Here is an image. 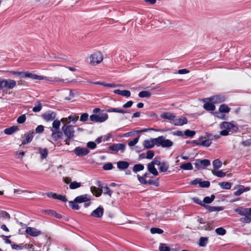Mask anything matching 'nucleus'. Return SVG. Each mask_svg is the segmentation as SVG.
Returning a JSON list of instances; mask_svg holds the SVG:
<instances>
[{
  "label": "nucleus",
  "instance_id": "nucleus-27",
  "mask_svg": "<svg viewBox=\"0 0 251 251\" xmlns=\"http://www.w3.org/2000/svg\"><path fill=\"white\" fill-rule=\"evenodd\" d=\"M61 121L58 120H54L52 124V128L51 129V131H60V125Z\"/></svg>",
  "mask_w": 251,
  "mask_h": 251
},
{
  "label": "nucleus",
  "instance_id": "nucleus-55",
  "mask_svg": "<svg viewBox=\"0 0 251 251\" xmlns=\"http://www.w3.org/2000/svg\"><path fill=\"white\" fill-rule=\"evenodd\" d=\"M202 160H196L195 165L197 168L199 169H203V167L202 164Z\"/></svg>",
  "mask_w": 251,
  "mask_h": 251
},
{
  "label": "nucleus",
  "instance_id": "nucleus-51",
  "mask_svg": "<svg viewBox=\"0 0 251 251\" xmlns=\"http://www.w3.org/2000/svg\"><path fill=\"white\" fill-rule=\"evenodd\" d=\"M211 144V142L209 139H206L201 142V144H198L199 145H201L205 147H209Z\"/></svg>",
  "mask_w": 251,
  "mask_h": 251
},
{
  "label": "nucleus",
  "instance_id": "nucleus-2",
  "mask_svg": "<svg viewBox=\"0 0 251 251\" xmlns=\"http://www.w3.org/2000/svg\"><path fill=\"white\" fill-rule=\"evenodd\" d=\"M103 59L102 53L100 51H96L86 58L85 61L88 62L89 60V63H101Z\"/></svg>",
  "mask_w": 251,
  "mask_h": 251
},
{
  "label": "nucleus",
  "instance_id": "nucleus-16",
  "mask_svg": "<svg viewBox=\"0 0 251 251\" xmlns=\"http://www.w3.org/2000/svg\"><path fill=\"white\" fill-rule=\"evenodd\" d=\"M125 147L126 145L125 144H117L109 147V149L113 151H121L122 152H123L125 150Z\"/></svg>",
  "mask_w": 251,
  "mask_h": 251
},
{
  "label": "nucleus",
  "instance_id": "nucleus-4",
  "mask_svg": "<svg viewBox=\"0 0 251 251\" xmlns=\"http://www.w3.org/2000/svg\"><path fill=\"white\" fill-rule=\"evenodd\" d=\"M202 223V222L201 219H198L196 220L193 223L192 228L194 230H197L198 229H203L207 230H210L213 229L211 226L208 224L204 225L203 226H201V224Z\"/></svg>",
  "mask_w": 251,
  "mask_h": 251
},
{
  "label": "nucleus",
  "instance_id": "nucleus-61",
  "mask_svg": "<svg viewBox=\"0 0 251 251\" xmlns=\"http://www.w3.org/2000/svg\"><path fill=\"white\" fill-rule=\"evenodd\" d=\"M15 155L18 158L22 159L23 157L25 156V152L16 151L15 152Z\"/></svg>",
  "mask_w": 251,
  "mask_h": 251
},
{
  "label": "nucleus",
  "instance_id": "nucleus-52",
  "mask_svg": "<svg viewBox=\"0 0 251 251\" xmlns=\"http://www.w3.org/2000/svg\"><path fill=\"white\" fill-rule=\"evenodd\" d=\"M101 189H102V191H103L104 194H107L110 197L111 196L112 192L108 187H102Z\"/></svg>",
  "mask_w": 251,
  "mask_h": 251
},
{
  "label": "nucleus",
  "instance_id": "nucleus-38",
  "mask_svg": "<svg viewBox=\"0 0 251 251\" xmlns=\"http://www.w3.org/2000/svg\"><path fill=\"white\" fill-rule=\"evenodd\" d=\"M208 242V238L207 237H201L200 238L199 240V245L201 247H205L207 244Z\"/></svg>",
  "mask_w": 251,
  "mask_h": 251
},
{
  "label": "nucleus",
  "instance_id": "nucleus-42",
  "mask_svg": "<svg viewBox=\"0 0 251 251\" xmlns=\"http://www.w3.org/2000/svg\"><path fill=\"white\" fill-rule=\"evenodd\" d=\"M212 173L214 175H215L217 176L220 177H224L226 175V173H224V172H222V171L212 170Z\"/></svg>",
  "mask_w": 251,
  "mask_h": 251
},
{
  "label": "nucleus",
  "instance_id": "nucleus-14",
  "mask_svg": "<svg viewBox=\"0 0 251 251\" xmlns=\"http://www.w3.org/2000/svg\"><path fill=\"white\" fill-rule=\"evenodd\" d=\"M225 98L224 96L217 95L211 97L210 98L206 99V100H209L210 101H211L214 104L222 102L225 100Z\"/></svg>",
  "mask_w": 251,
  "mask_h": 251
},
{
  "label": "nucleus",
  "instance_id": "nucleus-7",
  "mask_svg": "<svg viewBox=\"0 0 251 251\" xmlns=\"http://www.w3.org/2000/svg\"><path fill=\"white\" fill-rule=\"evenodd\" d=\"M79 116L77 115L74 114L71 115L67 118H63L61 119V121L64 123V125L69 124L70 122H72L73 123H75L78 121Z\"/></svg>",
  "mask_w": 251,
  "mask_h": 251
},
{
  "label": "nucleus",
  "instance_id": "nucleus-34",
  "mask_svg": "<svg viewBox=\"0 0 251 251\" xmlns=\"http://www.w3.org/2000/svg\"><path fill=\"white\" fill-rule=\"evenodd\" d=\"M219 112L221 113H228L230 111V108H229L226 104H221L219 107Z\"/></svg>",
  "mask_w": 251,
  "mask_h": 251
},
{
  "label": "nucleus",
  "instance_id": "nucleus-19",
  "mask_svg": "<svg viewBox=\"0 0 251 251\" xmlns=\"http://www.w3.org/2000/svg\"><path fill=\"white\" fill-rule=\"evenodd\" d=\"M55 116V114L52 112H49L42 115V117L47 121L53 120Z\"/></svg>",
  "mask_w": 251,
  "mask_h": 251
},
{
  "label": "nucleus",
  "instance_id": "nucleus-60",
  "mask_svg": "<svg viewBox=\"0 0 251 251\" xmlns=\"http://www.w3.org/2000/svg\"><path fill=\"white\" fill-rule=\"evenodd\" d=\"M113 168V165L111 163L105 164L103 166V169L105 170H110Z\"/></svg>",
  "mask_w": 251,
  "mask_h": 251
},
{
  "label": "nucleus",
  "instance_id": "nucleus-18",
  "mask_svg": "<svg viewBox=\"0 0 251 251\" xmlns=\"http://www.w3.org/2000/svg\"><path fill=\"white\" fill-rule=\"evenodd\" d=\"M36 150L39 154H40L41 159H44L47 157L48 155V150L47 149H42L39 147L36 148Z\"/></svg>",
  "mask_w": 251,
  "mask_h": 251
},
{
  "label": "nucleus",
  "instance_id": "nucleus-32",
  "mask_svg": "<svg viewBox=\"0 0 251 251\" xmlns=\"http://www.w3.org/2000/svg\"><path fill=\"white\" fill-rule=\"evenodd\" d=\"M129 164L126 161H119L117 162V167L120 169H125L128 168Z\"/></svg>",
  "mask_w": 251,
  "mask_h": 251
},
{
  "label": "nucleus",
  "instance_id": "nucleus-21",
  "mask_svg": "<svg viewBox=\"0 0 251 251\" xmlns=\"http://www.w3.org/2000/svg\"><path fill=\"white\" fill-rule=\"evenodd\" d=\"M18 129L19 128L18 126H13L9 128L5 129L4 130V132L6 134L10 135L18 131Z\"/></svg>",
  "mask_w": 251,
  "mask_h": 251
},
{
  "label": "nucleus",
  "instance_id": "nucleus-62",
  "mask_svg": "<svg viewBox=\"0 0 251 251\" xmlns=\"http://www.w3.org/2000/svg\"><path fill=\"white\" fill-rule=\"evenodd\" d=\"M210 182L208 181H201L200 182V186L201 187H208Z\"/></svg>",
  "mask_w": 251,
  "mask_h": 251
},
{
  "label": "nucleus",
  "instance_id": "nucleus-9",
  "mask_svg": "<svg viewBox=\"0 0 251 251\" xmlns=\"http://www.w3.org/2000/svg\"><path fill=\"white\" fill-rule=\"evenodd\" d=\"M155 145L157 146V138L145 140L143 142V146L146 149L152 148Z\"/></svg>",
  "mask_w": 251,
  "mask_h": 251
},
{
  "label": "nucleus",
  "instance_id": "nucleus-49",
  "mask_svg": "<svg viewBox=\"0 0 251 251\" xmlns=\"http://www.w3.org/2000/svg\"><path fill=\"white\" fill-rule=\"evenodd\" d=\"M69 205L75 210H78L79 209V206L75 203L74 201H70L69 202Z\"/></svg>",
  "mask_w": 251,
  "mask_h": 251
},
{
  "label": "nucleus",
  "instance_id": "nucleus-22",
  "mask_svg": "<svg viewBox=\"0 0 251 251\" xmlns=\"http://www.w3.org/2000/svg\"><path fill=\"white\" fill-rule=\"evenodd\" d=\"M114 93L126 97H130L131 95L130 91L128 90H120L117 89L114 91Z\"/></svg>",
  "mask_w": 251,
  "mask_h": 251
},
{
  "label": "nucleus",
  "instance_id": "nucleus-17",
  "mask_svg": "<svg viewBox=\"0 0 251 251\" xmlns=\"http://www.w3.org/2000/svg\"><path fill=\"white\" fill-rule=\"evenodd\" d=\"M90 200V198L87 195H83L76 197L74 201L75 203H82L89 201Z\"/></svg>",
  "mask_w": 251,
  "mask_h": 251
},
{
  "label": "nucleus",
  "instance_id": "nucleus-30",
  "mask_svg": "<svg viewBox=\"0 0 251 251\" xmlns=\"http://www.w3.org/2000/svg\"><path fill=\"white\" fill-rule=\"evenodd\" d=\"M161 117L164 119L170 120L173 122L175 116L171 113L165 112L163 113L161 115Z\"/></svg>",
  "mask_w": 251,
  "mask_h": 251
},
{
  "label": "nucleus",
  "instance_id": "nucleus-5",
  "mask_svg": "<svg viewBox=\"0 0 251 251\" xmlns=\"http://www.w3.org/2000/svg\"><path fill=\"white\" fill-rule=\"evenodd\" d=\"M62 130L63 131L65 135L69 139H72L74 136L75 130L71 125H66L62 127Z\"/></svg>",
  "mask_w": 251,
  "mask_h": 251
},
{
  "label": "nucleus",
  "instance_id": "nucleus-10",
  "mask_svg": "<svg viewBox=\"0 0 251 251\" xmlns=\"http://www.w3.org/2000/svg\"><path fill=\"white\" fill-rule=\"evenodd\" d=\"M25 232L27 234L34 237L38 236L42 233L40 230L31 227H27L25 230Z\"/></svg>",
  "mask_w": 251,
  "mask_h": 251
},
{
  "label": "nucleus",
  "instance_id": "nucleus-59",
  "mask_svg": "<svg viewBox=\"0 0 251 251\" xmlns=\"http://www.w3.org/2000/svg\"><path fill=\"white\" fill-rule=\"evenodd\" d=\"M88 119V114L87 113H83L80 116V121L83 122H86Z\"/></svg>",
  "mask_w": 251,
  "mask_h": 251
},
{
  "label": "nucleus",
  "instance_id": "nucleus-37",
  "mask_svg": "<svg viewBox=\"0 0 251 251\" xmlns=\"http://www.w3.org/2000/svg\"><path fill=\"white\" fill-rule=\"evenodd\" d=\"M250 190L249 187L244 188V186H242L240 189L234 192L235 196H239L242 194L243 192L248 191Z\"/></svg>",
  "mask_w": 251,
  "mask_h": 251
},
{
  "label": "nucleus",
  "instance_id": "nucleus-28",
  "mask_svg": "<svg viewBox=\"0 0 251 251\" xmlns=\"http://www.w3.org/2000/svg\"><path fill=\"white\" fill-rule=\"evenodd\" d=\"M148 169L150 173L154 176H157L158 172L152 164L149 163L148 165Z\"/></svg>",
  "mask_w": 251,
  "mask_h": 251
},
{
  "label": "nucleus",
  "instance_id": "nucleus-23",
  "mask_svg": "<svg viewBox=\"0 0 251 251\" xmlns=\"http://www.w3.org/2000/svg\"><path fill=\"white\" fill-rule=\"evenodd\" d=\"M43 212L57 218H61V216L60 214L57 213L55 211L52 210H43Z\"/></svg>",
  "mask_w": 251,
  "mask_h": 251
},
{
  "label": "nucleus",
  "instance_id": "nucleus-3",
  "mask_svg": "<svg viewBox=\"0 0 251 251\" xmlns=\"http://www.w3.org/2000/svg\"><path fill=\"white\" fill-rule=\"evenodd\" d=\"M173 145V142L169 139H167L163 136H160L157 138V146H161L162 148H170Z\"/></svg>",
  "mask_w": 251,
  "mask_h": 251
},
{
  "label": "nucleus",
  "instance_id": "nucleus-64",
  "mask_svg": "<svg viewBox=\"0 0 251 251\" xmlns=\"http://www.w3.org/2000/svg\"><path fill=\"white\" fill-rule=\"evenodd\" d=\"M137 176L139 182L141 184H147L148 183V181L146 180V178H144V177L140 176L139 175Z\"/></svg>",
  "mask_w": 251,
  "mask_h": 251
},
{
  "label": "nucleus",
  "instance_id": "nucleus-20",
  "mask_svg": "<svg viewBox=\"0 0 251 251\" xmlns=\"http://www.w3.org/2000/svg\"><path fill=\"white\" fill-rule=\"evenodd\" d=\"M203 108L208 111H213L215 109V106L214 103L208 100V101L205 102L203 105Z\"/></svg>",
  "mask_w": 251,
  "mask_h": 251
},
{
  "label": "nucleus",
  "instance_id": "nucleus-50",
  "mask_svg": "<svg viewBox=\"0 0 251 251\" xmlns=\"http://www.w3.org/2000/svg\"><path fill=\"white\" fill-rule=\"evenodd\" d=\"M151 232L152 234H155V233L161 234L163 232V231L161 229H160L158 228L153 227L151 229Z\"/></svg>",
  "mask_w": 251,
  "mask_h": 251
},
{
  "label": "nucleus",
  "instance_id": "nucleus-26",
  "mask_svg": "<svg viewBox=\"0 0 251 251\" xmlns=\"http://www.w3.org/2000/svg\"><path fill=\"white\" fill-rule=\"evenodd\" d=\"M91 191L94 195H95L96 197H99L101 194L102 189L101 188L99 189L95 186H92L91 187Z\"/></svg>",
  "mask_w": 251,
  "mask_h": 251
},
{
  "label": "nucleus",
  "instance_id": "nucleus-15",
  "mask_svg": "<svg viewBox=\"0 0 251 251\" xmlns=\"http://www.w3.org/2000/svg\"><path fill=\"white\" fill-rule=\"evenodd\" d=\"M187 120L185 117H181L180 118L176 119L174 118L172 124H173L175 126H182L184 124H187Z\"/></svg>",
  "mask_w": 251,
  "mask_h": 251
},
{
  "label": "nucleus",
  "instance_id": "nucleus-24",
  "mask_svg": "<svg viewBox=\"0 0 251 251\" xmlns=\"http://www.w3.org/2000/svg\"><path fill=\"white\" fill-rule=\"evenodd\" d=\"M51 138L54 141H57L62 136V133L60 131H51Z\"/></svg>",
  "mask_w": 251,
  "mask_h": 251
},
{
  "label": "nucleus",
  "instance_id": "nucleus-31",
  "mask_svg": "<svg viewBox=\"0 0 251 251\" xmlns=\"http://www.w3.org/2000/svg\"><path fill=\"white\" fill-rule=\"evenodd\" d=\"M106 111L109 113L116 112V113H122V114H124V113L127 112V111L126 110H123L122 109H119V108H109L106 110Z\"/></svg>",
  "mask_w": 251,
  "mask_h": 251
},
{
  "label": "nucleus",
  "instance_id": "nucleus-44",
  "mask_svg": "<svg viewBox=\"0 0 251 251\" xmlns=\"http://www.w3.org/2000/svg\"><path fill=\"white\" fill-rule=\"evenodd\" d=\"M144 169V166L142 164H136L133 168V171L136 173L138 171H142Z\"/></svg>",
  "mask_w": 251,
  "mask_h": 251
},
{
  "label": "nucleus",
  "instance_id": "nucleus-48",
  "mask_svg": "<svg viewBox=\"0 0 251 251\" xmlns=\"http://www.w3.org/2000/svg\"><path fill=\"white\" fill-rule=\"evenodd\" d=\"M159 249L160 251H170V249L169 247L167 246L166 244L160 243L159 247Z\"/></svg>",
  "mask_w": 251,
  "mask_h": 251
},
{
  "label": "nucleus",
  "instance_id": "nucleus-47",
  "mask_svg": "<svg viewBox=\"0 0 251 251\" xmlns=\"http://www.w3.org/2000/svg\"><path fill=\"white\" fill-rule=\"evenodd\" d=\"M215 198V196L212 195L211 197H206L204 198L203 201L206 203H210L212 202Z\"/></svg>",
  "mask_w": 251,
  "mask_h": 251
},
{
  "label": "nucleus",
  "instance_id": "nucleus-11",
  "mask_svg": "<svg viewBox=\"0 0 251 251\" xmlns=\"http://www.w3.org/2000/svg\"><path fill=\"white\" fill-rule=\"evenodd\" d=\"M104 209L101 206L93 211L91 215L96 218H101L103 214Z\"/></svg>",
  "mask_w": 251,
  "mask_h": 251
},
{
  "label": "nucleus",
  "instance_id": "nucleus-41",
  "mask_svg": "<svg viewBox=\"0 0 251 251\" xmlns=\"http://www.w3.org/2000/svg\"><path fill=\"white\" fill-rule=\"evenodd\" d=\"M81 185V183L75 181L70 183L69 187L71 189H75L80 187Z\"/></svg>",
  "mask_w": 251,
  "mask_h": 251
},
{
  "label": "nucleus",
  "instance_id": "nucleus-45",
  "mask_svg": "<svg viewBox=\"0 0 251 251\" xmlns=\"http://www.w3.org/2000/svg\"><path fill=\"white\" fill-rule=\"evenodd\" d=\"M151 96V93L146 91H141L139 93V96L140 98H150Z\"/></svg>",
  "mask_w": 251,
  "mask_h": 251
},
{
  "label": "nucleus",
  "instance_id": "nucleus-58",
  "mask_svg": "<svg viewBox=\"0 0 251 251\" xmlns=\"http://www.w3.org/2000/svg\"><path fill=\"white\" fill-rule=\"evenodd\" d=\"M0 217H2L5 219H9L10 218V216L9 214L5 212V211H1L0 212Z\"/></svg>",
  "mask_w": 251,
  "mask_h": 251
},
{
  "label": "nucleus",
  "instance_id": "nucleus-1",
  "mask_svg": "<svg viewBox=\"0 0 251 251\" xmlns=\"http://www.w3.org/2000/svg\"><path fill=\"white\" fill-rule=\"evenodd\" d=\"M234 211L244 217L240 219V221L245 223H250L251 222V211L250 208L238 207Z\"/></svg>",
  "mask_w": 251,
  "mask_h": 251
},
{
  "label": "nucleus",
  "instance_id": "nucleus-63",
  "mask_svg": "<svg viewBox=\"0 0 251 251\" xmlns=\"http://www.w3.org/2000/svg\"><path fill=\"white\" fill-rule=\"evenodd\" d=\"M59 200H60L62 201L66 202L67 201V199H66V197L65 196H63L61 195H57L56 196V199Z\"/></svg>",
  "mask_w": 251,
  "mask_h": 251
},
{
  "label": "nucleus",
  "instance_id": "nucleus-35",
  "mask_svg": "<svg viewBox=\"0 0 251 251\" xmlns=\"http://www.w3.org/2000/svg\"><path fill=\"white\" fill-rule=\"evenodd\" d=\"M42 108V105L40 101H37L34 104V107L33 108V111L34 112H38Z\"/></svg>",
  "mask_w": 251,
  "mask_h": 251
},
{
  "label": "nucleus",
  "instance_id": "nucleus-12",
  "mask_svg": "<svg viewBox=\"0 0 251 251\" xmlns=\"http://www.w3.org/2000/svg\"><path fill=\"white\" fill-rule=\"evenodd\" d=\"M220 127L221 128H225L227 130L232 129L233 130H236L237 129V127L234 125L232 123L224 122L220 125Z\"/></svg>",
  "mask_w": 251,
  "mask_h": 251
},
{
  "label": "nucleus",
  "instance_id": "nucleus-40",
  "mask_svg": "<svg viewBox=\"0 0 251 251\" xmlns=\"http://www.w3.org/2000/svg\"><path fill=\"white\" fill-rule=\"evenodd\" d=\"M180 167L182 169L185 170H192L193 168L192 164L190 163L182 164Z\"/></svg>",
  "mask_w": 251,
  "mask_h": 251
},
{
  "label": "nucleus",
  "instance_id": "nucleus-8",
  "mask_svg": "<svg viewBox=\"0 0 251 251\" xmlns=\"http://www.w3.org/2000/svg\"><path fill=\"white\" fill-rule=\"evenodd\" d=\"M2 82L3 88L12 89L16 85V81L12 79H2Z\"/></svg>",
  "mask_w": 251,
  "mask_h": 251
},
{
  "label": "nucleus",
  "instance_id": "nucleus-25",
  "mask_svg": "<svg viewBox=\"0 0 251 251\" xmlns=\"http://www.w3.org/2000/svg\"><path fill=\"white\" fill-rule=\"evenodd\" d=\"M33 137V133H28L25 135V139L22 142V144H26L30 142Z\"/></svg>",
  "mask_w": 251,
  "mask_h": 251
},
{
  "label": "nucleus",
  "instance_id": "nucleus-46",
  "mask_svg": "<svg viewBox=\"0 0 251 251\" xmlns=\"http://www.w3.org/2000/svg\"><path fill=\"white\" fill-rule=\"evenodd\" d=\"M219 185L223 188L229 189L231 187V184L227 182H223L219 183Z\"/></svg>",
  "mask_w": 251,
  "mask_h": 251
},
{
  "label": "nucleus",
  "instance_id": "nucleus-29",
  "mask_svg": "<svg viewBox=\"0 0 251 251\" xmlns=\"http://www.w3.org/2000/svg\"><path fill=\"white\" fill-rule=\"evenodd\" d=\"M204 207L209 212L220 211L223 210V208L222 207L212 206L207 205H204Z\"/></svg>",
  "mask_w": 251,
  "mask_h": 251
},
{
  "label": "nucleus",
  "instance_id": "nucleus-36",
  "mask_svg": "<svg viewBox=\"0 0 251 251\" xmlns=\"http://www.w3.org/2000/svg\"><path fill=\"white\" fill-rule=\"evenodd\" d=\"M160 166V171L162 172L167 171L169 167V164L165 162H161Z\"/></svg>",
  "mask_w": 251,
  "mask_h": 251
},
{
  "label": "nucleus",
  "instance_id": "nucleus-39",
  "mask_svg": "<svg viewBox=\"0 0 251 251\" xmlns=\"http://www.w3.org/2000/svg\"><path fill=\"white\" fill-rule=\"evenodd\" d=\"M52 55H53V57L54 58L61 59V60H68V61H69V59H68V56H66L64 54H56L55 53H53V54H52Z\"/></svg>",
  "mask_w": 251,
  "mask_h": 251
},
{
  "label": "nucleus",
  "instance_id": "nucleus-33",
  "mask_svg": "<svg viewBox=\"0 0 251 251\" xmlns=\"http://www.w3.org/2000/svg\"><path fill=\"white\" fill-rule=\"evenodd\" d=\"M23 77H29L33 79H39L40 76L30 73L24 72Z\"/></svg>",
  "mask_w": 251,
  "mask_h": 251
},
{
  "label": "nucleus",
  "instance_id": "nucleus-54",
  "mask_svg": "<svg viewBox=\"0 0 251 251\" xmlns=\"http://www.w3.org/2000/svg\"><path fill=\"white\" fill-rule=\"evenodd\" d=\"M139 138H140V136L139 135L138 137H136L133 140L129 141L128 143V146H133L135 145H136L138 143Z\"/></svg>",
  "mask_w": 251,
  "mask_h": 251
},
{
  "label": "nucleus",
  "instance_id": "nucleus-56",
  "mask_svg": "<svg viewBox=\"0 0 251 251\" xmlns=\"http://www.w3.org/2000/svg\"><path fill=\"white\" fill-rule=\"evenodd\" d=\"M196 132L194 131H191L189 129L186 130L184 132V135L188 137H193L195 134Z\"/></svg>",
  "mask_w": 251,
  "mask_h": 251
},
{
  "label": "nucleus",
  "instance_id": "nucleus-53",
  "mask_svg": "<svg viewBox=\"0 0 251 251\" xmlns=\"http://www.w3.org/2000/svg\"><path fill=\"white\" fill-rule=\"evenodd\" d=\"M216 232L220 235H224L226 234V231L223 227H219L215 230Z\"/></svg>",
  "mask_w": 251,
  "mask_h": 251
},
{
  "label": "nucleus",
  "instance_id": "nucleus-57",
  "mask_svg": "<svg viewBox=\"0 0 251 251\" xmlns=\"http://www.w3.org/2000/svg\"><path fill=\"white\" fill-rule=\"evenodd\" d=\"M26 120V117L25 114L22 115L20 116L17 119V122L19 124H23L24 123Z\"/></svg>",
  "mask_w": 251,
  "mask_h": 251
},
{
  "label": "nucleus",
  "instance_id": "nucleus-13",
  "mask_svg": "<svg viewBox=\"0 0 251 251\" xmlns=\"http://www.w3.org/2000/svg\"><path fill=\"white\" fill-rule=\"evenodd\" d=\"M75 154L79 156H82L87 154L89 152V151L86 148H82L77 147L74 150Z\"/></svg>",
  "mask_w": 251,
  "mask_h": 251
},
{
  "label": "nucleus",
  "instance_id": "nucleus-43",
  "mask_svg": "<svg viewBox=\"0 0 251 251\" xmlns=\"http://www.w3.org/2000/svg\"><path fill=\"white\" fill-rule=\"evenodd\" d=\"M213 165L214 170H217L221 167L222 162L219 159H216L213 162Z\"/></svg>",
  "mask_w": 251,
  "mask_h": 251
},
{
  "label": "nucleus",
  "instance_id": "nucleus-6",
  "mask_svg": "<svg viewBox=\"0 0 251 251\" xmlns=\"http://www.w3.org/2000/svg\"><path fill=\"white\" fill-rule=\"evenodd\" d=\"M108 118V116L106 113H101L99 115L93 114L90 117L91 121L99 123L104 122Z\"/></svg>",
  "mask_w": 251,
  "mask_h": 251
}]
</instances>
